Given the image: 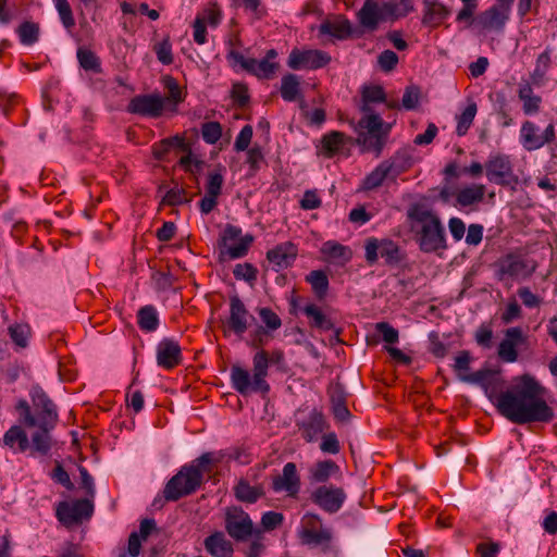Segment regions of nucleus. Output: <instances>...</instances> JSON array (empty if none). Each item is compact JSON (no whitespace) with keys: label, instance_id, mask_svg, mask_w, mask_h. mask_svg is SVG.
<instances>
[{"label":"nucleus","instance_id":"obj_1","mask_svg":"<svg viewBox=\"0 0 557 557\" xmlns=\"http://www.w3.org/2000/svg\"><path fill=\"white\" fill-rule=\"evenodd\" d=\"M461 381L479 385L498 412L512 423H548L554 419V409L543 398L546 388L531 374L518 376L510 389L499 394L503 382L498 372L492 369L463 375Z\"/></svg>","mask_w":557,"mask_h":557},{"label":"nucleus","instance_id":"obj_2","mask_svg":"<svg viewBox=\"0 0 557 557\" xmlns=\"http://www.w3.org/2000/svg\"><path fill=\"white\" fill-rule=\"evenodd\" d=\"M225 457L240 463H248L247 455L242 448H234L230 454L223 450L203 453L201 456L185 465L173 475L163 490V496L169 502L195 493L203 482V475L209 474Z\"/></svg>","mask_w":557,"mask_h":557},{"label":"nucleus","instance_id":"obj_3","mask_svg":"<svg viewBox=\"0 0 557 557\" xmlns=\"http://www.w3.org/2000/svg\"><path fill=\"white\" fill-rule=\"evenodd\" d=\"M406 216L420 251L438 253L448 248L445 226L440 215L426 205L411 203L407 208Z\"/></svg>","mask_w":557,"mask_h":557},{"label":"nucleus","instance_id":"obj_4","mask_svg":"<svg viewBox=\"0 0 557 557\" xmlns=\"http://www.w3.org/2000/svg\"><path fill=\"white\" fill-rule=\"evenodd\" d=\"M284 359L282 350H273L271 355L267 350H259L252 357V375L248 370L238 364L231 368L232 387L243 396L250 393L269 394L271 387L267 382L268 370L271 363H280Z\"/></svg>","mask_w":557,"mask_h":557},{"label":"nucleus","instance_id":"obj_5","mask_svg":"<svg viewBox=\"0 0 557 557\" xmlns=\"http://www.w3.org/2000/svg\"><path fill=\"white\" fill-rule=\"evenodd\" d=\"M29 396L35 407L36 416L32 413L27 400L20 399L15 406L20 422L27 428H55L59 421L58 409L47 393L40 386H34L29 392Z\"/></svg>","mask_w":557,"mask_h":557},{"label":"nucleus","instance_id":"obj_6","mask_svg":"<svg viewBox=\"0 0 557 557\" xmlns=\"http://www.w3.org/2000/svg\"><path fill=\"white\" fill-rule=\"evenodd\" d=\"M363 247L364 259L369 265L375 264L382 258L386 267L396 268L407 259L406 250L388 237H368Z\"/></svg>","mask_w":557,"mask_h":557},{"label":"nucleus","instance_id":"obj_7","mask_svg":"<svg viewBox=\"0 0 557 557\" xmlns=\"http://www.w3.org/2000/svg\"><path fill=\"white\" fill-rule=\"evenodd\" d=\"M536 268V261L521 250L510 251L497 260L496 277L499 282L525 281L533 275Z\"/></svg>","mask_w":557,"mask_h":557},{"label":"nucleus","instance_id":"obj_8","mask_svg":"<svg viewBox=\"0 0 557 557\" xmlns=\"http://www.w3.org/2000/svg\"><path fill=\"white\" fill-rule=\"evenodd\" d=\"M295 425L300 434V437L306 443H314L320 436L330 429V423L318 408H312L309 411H298L295 419Z\"/></svg>","mask_w":557,"mask_h":557},{"label":"nucleus","instance_id":"obj_9","mask_svg":"<svg viewBox=\"0 0 557 557\" xmlns=\"http://www.w3.org/2000/svg\"><path fill=\"white\" fill-rule=\"evenodd\" d=\"M346 498L345 490L333 484L318 485L309 496L312 504L329 515L338 512L344 506Z\"/></svg>","mask_w":557,"mask_h":557},{"label":"nucleus","instance_id":"obj_10","mask_svg":"<svg viewBox=\"0 0 557 557\" xmlns=\"http://www.w3.org/2000/svg\"><path fill=\"white\" fill-rule=\"evenodd\" d=\"M250 516L242 507H230L225 512V531L236 542H245L257 532Z\"/></svg>","mask_w":557,"mask_h":557},{"label":"nucleus","instance_id":"obj_11","mask_svg":"<svg viewBox=\"0 0 557 557\" xmlns=\"http://www.w3.org/2000/svg\"><path fill=\"white\" fill-rule=\"evenodd\" d=\"M556 139V129L553 123L541 132L540 127L532 121H524L519 133V141L527 151H534L543 148Z\"/></svg>","mask_w":557,"mask_h":557},{"label":"nucleus","instance_id":"obj_12","mask_svg":"<svg viewBox=\"0 0 557 557\" xmlns=\"http://www.w3.org/2000/svg\"><path fill=\"white\" fill-rule=\"evenodd\" d=\"M92 513L94 505L86 498L76 499L73 503L62 500L55 506V517L58 521L65 527L88 520L91 518Z\"/></svg>","mask_w":557,"mask_h":557},{"label":"nucleus","instance_id":"obj_13","mask_svg":"<svg viewBox=\"0 0 557 557\" xmlns=\"http://www.w3.org/2000/svg\"><path fill=\"white\" fill-rule=\"evenodd\" d=\"M162 96L159 92L136 95L128 101L126 112L147 119H159L166 111Z\"/></svg>","mask_w":557,"mask_h":557},{"label":"nucleus","instance_id":"obj_14","mask_svg":"<svg viewBox=\"0 0 557 557\" xmlns=\"http://www.w3.org/2000/svg\"><path fill=\"white\" fill-rule=\"evenodd\" d=\"M331 55L323 50L294 48L289 52L287 66L294 71H314L325 67L331 62Z\"/></svg>","mask_w":557,"mask_h":557},{"label":"nucleus","instance_id":"obj_15","mask_svg":"<svg viewBox=\"0 0 557 557\" xmlns=\"http://www.w3.org/2000/svg\"><path fill=\"white\" fill-rule=\"evenodd\" d=\"M252 320H255L253 315L250 314L239 296H231L230 315L223 323L224 335L233 333L238 337H242L248 330L250 321Z\"/></svg>","mask_w":557,"mask_h":557},{"label":"nucleus","instance_id":"obj_16","mask_svg":"<svg viewBox=\"0 0 557 557\" xmlns=\"http://www.w3.org/2000/svg\"><path fill=\"white\" fill-rule=\"evenodd\" d=\"M485 171L487 180L496 185L513 186L518 183L511 161L506 154L490 156L485 163Z\"/></svg>","mask_w":557,"mask_h":557},{"label":"nucleus","instance_id":"obj_17","mask_svg":"<svg viewBox=\"0 0 557 557\" xmlns=\"http://www.w3.org/2000/svg\"><path fill=\"white\" fill-rule=\"evenodd\" d=\"M511 5L497 2L475 16V26L482 30L503 32L510 17Z\"/></svg>","mask_w":557,"mask_h":557},{"label":"nucleus","instance_id":"obj_18","mask_svg":"<svg viewBox=\"0 0 557 557\" xmlns=\"http://www.w3.org/2000/svg\"><path fill=\"white\" fill-rule=\"evenodd\" d=\"M271 488L274 493H285L289 498H298L301 479L295 462H287L282 473L272 476Z\"/></svg>","mask_w":557,"mask_h":557},{"label":"nucleus","instance_id":"obj_19","mask_svg":"<svg viewBox=\"0 0 557 557\" xmlns=\"http://www.w3.org/2000/svg\"><path fill=\"white\" fill-rule=\"evenodd\" d=\"M527 343V336L519 326L509 327L498 345L497 356L503 362L513 363L518 360V347Z\"/></svg>","mask_w":557,"mask_h":557},{"label":"nucleus","instance_id":"obj_20","mask_svg":"<svg viewBox=\"0 0 557 557\" xmlns=\"http://www.w3.org/2000/svg\"><path fill=\"white\" fill-rule=\"evenodd\" d=\"M183 361L182 348L177 341L164 337L157 345V363L165 370L178 367Z\"/></svg>","mask_w":557,"mask_h":557},{"label":"nucleus","instance_id":"obj_21","mask_svg":"<svg viewBox=\"0 0 557 557\" xmlns=\"http://www.w3.org/2000/svg\"><path fill=\"white\" fill-rule=\"evenodd\" d=\"M297 256L298 248L292 242L281 243L267 251V259L275 272L292 267Z\"/></svg>","mask_w":557,"mask_h":557},{"label":"nucleus","instance_id":"obj_22","mask_svg":"<svg viewBox=\"0 0 557 557\" xmlns=\"http://www.w3.org/2000/svg\"><path fill=\"white\" fill-rule=\"evenodd\" d=\"M276 57L277 51L270 49L261 60L249 58V61L246 62V71L260 79H271L280 67V64L275 62Z\"/></svg>","mask_w":557,"mask_h":557},{"label":"nucleus","instance_id":"obj_23","mask_svg":"<svg viewBox=\"0 0 557 557\" xmlns=\"http://www.w3.org/2000/svg\"><path fill=\"white\" fill-rule=\"evenodd\" d=\"M359 24L369 32H374L379 23L388 21L383 12V2L376 0H366L357 13Z\"/></svg>","mask_w":557,"mask_h":557},{"label":"nucleus","instance_id":"obj_24","mask_svg":"<svg viewBox=\"0 0 557 557\" xmlns=\"http://www.w3.org/2000/svg\"><path fill=\"white\" fill-rule=\"evenodd\" d=\"M451 11L438 0H423L422 24L430 28L441 26L449 17Z\"/></svg>","mask_w":557,"mask_h":557},{"label":"nucleus","instance_id":"obj_25","mask_svg":"<svg viewBox=\"0 0 557 557\" xmlns=\"http://www.w3.org/2000/svg\"><path fill=\"white\" fill-rule=\"evenodd\" d=\"M391 125H384L379 131L360 132L358 141L364 150L375 153L379 157L386 144Z\"/></svg>","mask_w":557,"mask_h":557},{"label":"nucleus","instance_id":"obj_26","mask_svg":"<svg viewBox=\"0 0 557 557\" xmlns=\"http://www.w3.org/2000/svg\"><path fill=\"white\" fill-rule=\"evenodd\" d=\"M300 542L309 547H319L324 555H336L338 553V547L334 544V533L330 527L317 533H311Z\"/></svg>","mask_w":557,"mask_h":557},{"label":"nucleus","instance_id":"obj_27","mask_svg":"<svg viewBox=\"0 0 557 557\" xmlns=\"http://www.w3.org/2000/svg\"><path fill=\"white\" fill-rule=\"evenodd\" d=\"M206 552L212 557H233L234 547L222 531H214L203 541Z\"/></svg>","mask_w":557,"mask_h":557},{"label":"nucleus","instance_id":"obj_28","mask_svg":"<svg viewBox=\"0 0 557 557\" xmlns=\"http://www.w3.org/2000/svg\"><path fill=\"white\" fill-rule=\"evenodd\" d=\"M162 84L166 89V95L162 96L164 109L166 113L174 114L177 112L178 104L185 100V94L177 81L171 75L163 76Z\"/></svg>","mask_w":557,"mask_h":557},{"label":"nucleus","instance_id":"obj_29","mask_svg":"<svg viewBox=\"0 0 557 557\" xmlns=\"http://www.w3.org/2000/svg\"><path fill=\"white\" fill-rule=\"evenodd\" d=\"M38 430L35 431L29 441V456L37 458V457H47L52 448V437L50 435V432L54 428H42L37 426Z\"/></svg>","mask_w":557,"mask_h":557},{"label":"nucleus","instance_id":"obj_30","mask_svg":"<svg viewBox=\"0 0 557 557\" xmlns=\"http://www.w3.org/2000/svg\"><path fill=\"white\" fill-rule=\"evenodd\" d=\"M338 473H341V468L334 460H318L309 469V480L311 483L322 485Z\"/></svg>","mask_w":557,"mask_h":557},{"label":"nucleus","instance_id":"obj_31","mask_svg":"<svg viewBox=\"0 0 557 557\" xmlns=\"http://www.w3.org/2000/svg\"><path fill=\"white\" fill-rule=\"evenodd\" d=\"M0 445L10 448L13 453H25L29 448V440L21 425H12L3 434Z\"/></svg>","mask_w":557,"mask_h":557},{"label":"nucleus","instance_id":"obj_32","mask_svg":"<svg viewBox=\"0 0 557 557\" xmlns=\"http://www.w3.org/2000/svg\"><path fill=\"white\" fill-rule=\"evenodd\" d=\"M281 97L287 102L300 100V109L306 108V102L301 95L300 78L296 74H285L281 81Z\"/></svg>","mask_w":557,"mask_h":557},{"label":"nucleus","instance_id":"obj_33","mask_svg":"<svg viewBox=\"0 0 557 557\" xmlns=\"http://www.w3.org/2000/svg\"><path fill=\"white\" fill-rule=\"evenodd\" d=\"M552 52L553 48L547 46L545 50L536 58L535 66L530 74L532 85L542 87L546 84L547 73L552 67Z\"/></svg>","mask_w":557,"mask_h":557},{"label":"nucleus","instance_id":"obj_34","mask_svg":"<svg viewBox=\"0 0 557 557\" xmlns=\"http://www.w3.org/2000/svg\"><path fill=\"white\" fill-rule=\"evenodd\" d=\"M233 491L236 499L246 504H255L265 495L262 484L251 485L245 479H240Z\"/></svg>","mask_w":557,"mask_h":557},{"label":"nucleus","instance_id":"obj_35","mask_svg":"<svg viewBox=\"0 0 557 557\" xmlns=\"http://www.w3.org/2000/svg\"><path fill=\"white\" fill-rule=\"evenodd\" d=\"M321 35H329L338 40H344L350 37L352 33L351 24L348 18L339 16L337 21L325 20L319 26Z\"/></svg>","mask_w":557,"mask_h":557},{"label":"nucleus","instance_id":"obj_36","mask_svg":"<svg viewBox=\"0 0 557 557\" xmlns=\"http://www.w3.org/2000/svg\"><path fill=\"white\" fill-rule=\"evenodd\" d=\"M486 188L482 184H473L471 186L459 189L456 194V207L468 208L483 201Z\"/></svg>","mask_w":557,"mask_h":557},{"label":"nucleus","instance_id":"obj_37","mask_svg":"<svg viewBox=\"0 0 557 557\" xmlns=\"http://www.w3.org/2000/svg\"><path fill=\"white\" fill-rule=\"evenodd\" d=\"M302 312L309 320V326L323 332L332 331L335 329V324L315 304H307L302 308Z\"/></svg>","mask_w":557,"mask_h":557},{"label":"nucleus","instance_id":"obj_38","mask_svg":"<svg viewBox=\"0 0 557 557\" xmlns=\"http://www.w3.org/2000/svg\"><path fill=\"white\" fill-rule=\"evenodd\" d=\"M321 253L327 259L342 265L348 263L352 259V250L350 247L335 240L325 242L321 247Z\"/></svg>","mask_w":557,"mask_h":557},{"label":"nucleus","instance_id":"obj_39","mask_svg":"<svg viewBox=\"0 0 557 557\" xmlns=\"http://www.w3.org/2000/svg\"><path fill=\"white\" fill-rule=\"evenodd\" d=\"M137 325L145 333L156 332L160 325L157 308L153 305H146L137 311Z\"/></svg>","mask_w":557,"mask_h":557},{"label":"nucleus","instance_id":"obj_40","mask_svg":"<svg viewBox=\"0 0 557 557\" xmlns=\"http://www.w3.org/2000/svg\"><path fill=\"white\" fill-rule=\"evenodd\" d=\"M518 97L522 101V110L525 115H533L540 111L542 98L533 92L532 83L520 85Z\"/></svg>","mask_w":557,"mask_h":557},{"label":"nucleus","instance_id":"obj_41","mask_svg":"<svg viewBox=\"0 0 557 557\" xmlns=\"http://www.w3.org/2000/svg\"><path fill=\"white\" fill-rule=\"evenodd\" d=\"M414 10L413 0H393L383 2V12L388 21L407 16Z\"/></svg>","mask_w":557,"mask_h":557},{"label":"nucleus","instance_id":"obj_42","mask_svg":"<svg viewBox=\"0 0 557 557\" xmlns=\"http://www.w3.org/2000/svg\"><path fill=\"white\" fill-rule=\"evenodd\" d=\"M325 528L327 527L323 524V520L320 515L315 512H306L300 520L298 537L301 541L308 537L311 533H317Z\"/></svg>","mask_w":557,"mask_h":557},{"label":"nucleus","instance_id":"obj_43","mask_svg":"<svg viewBox=\"0 0 557 557\" xmlns=\"http://www.w3.org/2000/svg\"><path fill=\"white\" fill-rule=\"evenodd\" d=\"M392 177L387 161L381 162L373 171H371L362 181V188L364 190H373L380 187L385 178Z\"/></svg>","mask_w":557,"mask_h":557},{"label":"nucleus","instance_id":"obj_44","mask_svg":"<svg viewBox=\"0 0 557 557\" xmlns=\"http://www.w3.org/2000/svg\"><path fill=\"white\" fill-rule=\"evenodd\" d=\"M361 99V111L363 113H369L372 111L370 104L384 102L386 100V95L384 88L380 85L363 86Z\"/></svg>","mask_w":557,"mask_h":557},{"label":"nucleus","instance_id":"obj_45","mask_svg":"<svg viewBox=\"0 0 557 557\" xmlns=\"http://www.w3.org/2000/svg\"><path fill=\"white\" fill-rule=\"evenodd\" d=\"M306 282L311 285L313 294L319 299H323L329 290L330 282L323 270H313L306 275Z\"/></svg>","mask_w":557,"mask_h":557},{"label":"nucleus","instance_id":"obj_46","mask_svg":"<svg viewBox=\"0 0 557 557\" xmlns=\"http://www.w3.org/2000/svg\"><path fill=\"white\" fill-rule=\"evenodd\" d=\"M476 112H478V106L473 100H471V101H469L467 107L462 110V112L456 116V120H457L456 134L458 136L461 137L468 133L469 128L471 127V125L474 121Z\"/></svg>","mask_w":557,"mask_h":557},{"label":"nucleus","instance_id":"obj_47","mask_svg":"<svg viewBox=\"0 0 557 557\" xmlns=\"http://www.w3.org/2000/svg\"><path fill=\"white\" fill-rule=\"evenodd\" d=\"M413 164L412 157L406 151H397L391 160H387V166L393 178L407 172Z\"/></svg>","mask_w":557,"mask_h":557},{"label":"nucleus","instance_id":"obj_48","mask_svg":"<svg viewBox=\"0 0 557 557\" xmlns=\"http://www.w3.org/2000/svg\"><path fill=\"white\" fill-rule=\"evenodd\" d=\"M77 60L79 66L85 71H90L96 74H100L102 72L101 61L99 57L89 49L78 48Z\"/></svg>","mask_w":557,"mask_h":557},{"label":"nucleus","instance_id":"obj_49","mask_svg":"<svg viewBox=\"0 0 557 557\" xmlns=\"http://www.w3.org/2000/svg\"><path fill=\"white\" fill-rule=\"evenodd\" d=\"M345 144V135L342 132H331L322 138V149L327 157H333L341 151Z\"/></svg>","mask_w":557,"mask_h":557},{"label":"nucleus","instance_id":"obj_50","mask_svg":"<svg viewBox=\"0 0 557 557\" xmlns=\"http://www.w3.org/2000/svg\"><path fill=\"white\" fill-rule=\"evenodd\" d=\"M332 412L334 418L339 422H345L349 419L350 412L346 406L345 397L342 392H334L331 395Z\"/></svg>","mask_w":557,"mask_h":557},{"label":"nucleus","instance_id":"obj_51","mask_svg":"<svg viewBox=\"0 0 557 557\" xmlns=\"http://www.w3.org/2000/svg\"><path fill=\"white\" fill-rule=\"evenodd\" d=\"M249 539L250 543L244 549L245 557H261L267 549L262 530H257V532Z\"/></svg>","mask_w":557,"mask_h":557},{"label":"nucleus","instance_id":"obj_52","mask_svg":"<svg viewBox=\"0 0 557 557\" xmlns=\"http://www.w3.org/2000/svg\"><path fill=\"white\" fill-rule=\"evenodd\" d=\"M58 11L60 21L64 28L72 29L75 26V18L67 0H52Z\"/></svg>","mask_w":557,"mask_h":557},{"label":"nucleus","instance_id":"obj_53","mask_svg":"<svg viewBox=\"0 0 557 557\" xmlns=\"http://www.w3.org/2000/svg\"><path fill=\"white\" fill-rule=\"evenodd\" d=\"M17 33L23 45L32 46L38 40L39 27L35 23L24 22L20 25Z\"/></svg>","mask_w":557,"mask_h":557},{"label":"nucleus","instance_id":"obj_54","mask_svg":"<svg viewBox=\"0 0 557 557\" xmlns=\"http://www.w3.org/2000/svg\"><path fill=\"white\" fill-rule=\"evenodd\" d=\"M320 450L324 454L336 455L341 451L338 437L333 431H325L320 438Z\"/></svg>","mask_w":557,"mask_h":557},{"label":"nucleus","instance_id":"obj_55","mask_svg":"<svg viewBox=\"0 0 557 557\" xmlns=\"http://www.w3.org/2000/svg\"><path fill=\"white\" fill-rule=\"evenodd\" d=\"M493 336L491 323H482L474 333V341L481 348L491 349L493 347Z\"/></svg>","mask_w":557,"mask_h":557},{"label":"nucleus","instance_id":"obj_56","mask_svg":"<svg viewBox=\"0 0 557 557\" xmlns=\"http://www.w3.org/2000/svg\"><path fill=\"white\" fill-rule=\"evenodd\" d=\"M252 242V235L247 234L244 237H240L236 244L227 246L226 251L228 257L231 259H239L245 257Z\"/></svg>","mask_w":557,"mask_h":557},{"label":"nucleus","instance_id":"obj_57","mask_svg":"<svg viewBox=\"0 0 557 557\" xmlns=\"http://www.w3.org/2000/svg\"><path fill=\"white\" fill-rule=\"evenodd\" d=\"M258 314L269 332L277 331L282 326L281 318L269 307L258 309Z\"/></svg>","mask_w":557,"mask_h":557},{"label":"nucleus","instance_id":"obj_58","mask_svg":"<svg viewBox=\"0 0 557 557\" xmlns=\"http://www.w3.org/2000/svg\"><path fill=\"white\" fill-rule=\"evenodd\" d=\"M222 136V126L219 122H206L201 125V137L209 144H216Z\"/></svg>","mask_w":557,"mask_h":557},{"label":"nucleus","instance_id":"obj_59","mask_svg":"<svg viewBox=\"0 0 557 557\" xmlns=\"http://www.w3.org/2000/svg\"><path fill=\"white\" fill-rule=\"evenodd\" d=\"M233 274L236 280H243L249 284L257 281L258 270L257 268L248 262L236 264Z\"/></svg>","mask_w":557,"mask_h":557},{"label":"nucleus","instance_id":"obj_60","mask_svg":"<svg viewBox=\"0 0 557 557\" xmlns=\"http://www.w3.org/2000/svg\"><path fill=\"white\" fill-rule=\"evenodd\" d=\"M223 184H224V177H223L221 169L210 172L208 174V181H207V185H206V194L219 197L222 193Z\"/></svg>","mask_w":557,"mask_h":557},{"label":"nucleus","instance_id":"obj_61","mask_svg":"<svg viewBox=\"0 0 557 557\" xmlns=\"http://www.w3.org/2000/svg\"><path fill=\"white\" fill-rule=\"evenodd\" d=\"M153 51L157 55L159 62L164 65H170L173 63V52H172V44L169 38H164L162 41L156 44L153 46Z\"/></svg>","mask_w":557,"mask_h":557},{"label":"nucleus","instance_id":"obj_62","mask_svg":"<svg viewBox=\"0 0 557 557\" xmlns=\"http://www.w3.org/2000/svg\"><path fill=\"white\" fill-rule=\"evenodd\" d=\"M10 337L15 345L24 348L28 344L29 329L27 325L14 324L9 327Z\"/></svg>","mask_w":557,"mask_h":557},{"label":"nucleus","instance_id":"obj_63","mask_svg":"<svg viewBox=\"0 0 557 557\" xmlns=\"http://www.w3.org/2000/svg\"><path fill=\"white\" fill-rule=\"evenodd\" d=\"M375 330L382 336V339L387 344H396L399 339L398 330L392 326L388 322L376 323Z\"/></svg>","mask_w":557,"mask_h":557},{"label":"nucleus","instance_id":"obj_64","mask_svg":"<svg viewBox=\"0 0 557 557\" xmlns=\"http://www.w3.org/2000/svg\"><path fill=\"white\" fill-rule=\"evenodd\" d=\"M284 521V515L277 511H267L261 517V525L265 531L277 529Z\"/></svg>","mask_w":557,"mask_h":557}]
</instances>
